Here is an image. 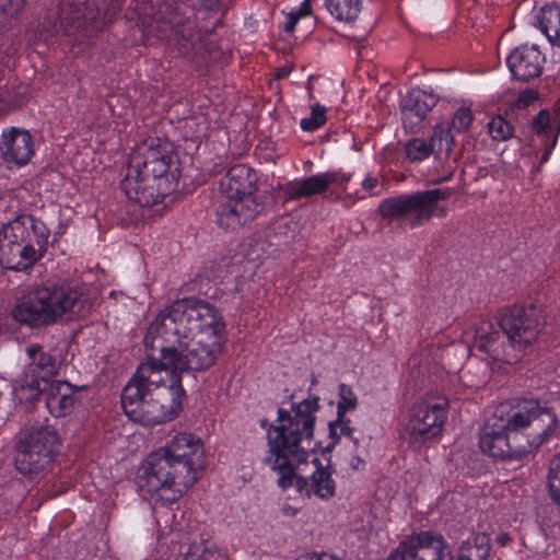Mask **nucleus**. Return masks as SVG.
I'll use <instances>...</instances> for the list:
<instances>
[{
    "label": "nucleus",
    "instance_id": "nucleus-15",
    "mask_svg": "<svg viewBox=\"0 0 560 560\" xmlns=\"http://www.w3.org/2000/svg\"><path fill=\"white\" fill-rule=\"evenodd\" d=\"M499 327L506 336L508 346L518 351L536 340L541 327V311L534 304L513 305L499 317Z\"/></svg>",
    "mask_w": 560,
    "mask_h": 560
},
{
    "label": "nucleus",
    "instance_id": "nucleus-17",
    "mask_svg": "<svg viewBox=\"0 0 560 560\" xmlns=\"http://www.w3.org/2000/svg\"><path fill=\"white\" fill-rule=\"evenodd\" d=\"M447 407L446 398H440L436 402H418L406 427L410 440L422 443L439 435L446 420Z\"/></svg>",
    "mask_w": 560,
    "mask_h": 560
},
{
    "label": "nucleus",
    "instance_id": "nucleus-31",
    "mask_svg": "<svg viewBox=\"0 0 560 560\" xmlns=\"http://www.w3.org/2000/svg\"><path fill=\"white\" fill-rule=\"evenodd\" d=\"M180 557V560H229L223 551L209 541L189 545Z\"/></svg>",
    "mask_w": 560,
    "mask_h": 560
},
{
    "label": "nucleus",
    "instance_id": "nucleus-6",
    "mask_svg": "<svg viewBox=\"0 0 560 560\" xmlns=\"http://www.w3.org/2000/svg\"><path fill=\"white\" fill-rule=\"evenodd\" d=\"M258 176L255 170L245 165L231 166L220 179V190L224 196L217 208V223L224 230L235 231L256 219L265 203L257 191Z\"/></svg>",
    "mask_w": 560,
    "mask_h": 560
},
{
    "label": "nucleus",
    "instance_id": "nucleus-25",
    "mask_svg": "<svg viewBox=\"0 0 560 560\" xmlns=\"http://www.w3.org/2000/svg\"><path fill=\"white\" fill-rule=\"evenodd\" d=\"M45 397V404L51 416L65 417L72 411L74 406V390L68 382H46L45 386L37 389Z\"/></svg>",
    "mask_w": 560,
    "mask_h": 560
},
{
    "label": "nucleus",
    "instance_id": "nucleus-34",
    "mask_svg": "<svg viewBox=\"0 0 560 560\" xmlns=\"http://www.w3.org/2000/svg\"><path fill=\"white\" fill-rule=\"evenodd\" d=\"M338 396L337 415H339V419H343L348 411H352L357 408L358 397L352 388L343 383L339 385Z\"/></svg>",
    "mask_w": 560,
    "mask_h": 560
},
{
    "label": "nucleus",
    "instance_id": "nucleus-13",
    "mask_svg": "<svg viewBox=\"0 0 560 560\" xmlns=\"http://www.w3.org/2000/svg\"><path fill=\"white\" fill-rule=\"evenodd\" d=\"M523 419L521 413H506V405L498 407L493 415L488 418L482 429L479 439V446L482 453L504 460H522L527 452L526 446L515 443L513 448H511L508 427L517 425L516 423H521Z\"/></svg>",
    "mask_w": 560,
    "mask_h": 560
},
{
    "label": "nucleus",
    "instance_id": "nucleus-26",
    "mask_svg": "<svg viewBox=\"0 0 560 560\" xmlns=\"http://www.w3.org/2000/svg\"><path fill=\"white\" fill-rule=\"evenodd\" d=\"M439 97L420 89L409 91L401 101V113L404 119L416 117L423 120L429 112L438 104Z\"/></svg>",
    "mask_w": 560,
    "mask_h": 560
},
{
    "label": "nucleus",
    "instance_id": "nucleus-22",
    "mask_svg": "<svg viewBox=\"0 0 560 560\" xmlns=\"http://www.w3.org/2000/svg\"><path fill=\"white\" fill-rule=\"evenodd\" d=\"M159 353V357H155L153 353L147 354L145 361L138 366L137 372L127 385L138 387L142 394L166 387L163 384L164 380L162 377V372L171 371L173 373H178V371H175L170 365L163 364V353Z\"/></svg>",
    "mask_w": 560,
    "mask_h": 560
},
{
    "label": "nucleus",
    "instance_id": "nucleus-41",
    "mask_svg": "<svg viewBox=\"0 0 560 560\" xmlns=\"http://www.w3.org/2000/svg\"><path fill=\"white\" fill-rule=\"evenodd\" d=\"M25 4V0H0V10L5 14H15L20 12Z\"/></svg>",
    "mask_w": 560,
    "mask_h": 560
},
{
    "label": "nucleus",
    "instance_id": "nucleus-32",
    "mask_svg": "<svg viewBox=\"0 0 560 560\" xmlns=\"http://www.w3.org/2000/svg\"><path fill=\"white\" fill-rule=\"evenodd\" d=\"M454 138L451 135L448 127L444 125H438L434 128L433 135L428 143L430 154H442L448 155L453 149Z\"/></svg>",
    "mask_w": 560,
    "mask_h": 560
},
{
    "label": "nucleus",
    "instance_id": "nucleus-3",
    "mask_svg": "<svg viewBox=\"0 0 560 560\" xmlns=\"http://www.w3.org/2000/svg\"><path fill=\"white\" fill-rule=\"evenodd\" d=\"M174 162L170 144L160 138H147L128 159L127 174L120 187L128 199L141 207H152L163 201L176 189L170 167Z\"/></svg>",
    "mask_w": 560,
    "mask_h": 560
},
{
    "label": "nucleus",
    "instance_id": "nucleus-36",
    "mask_svg": "<svg viewBox=\"0 0 560 560\" xmlns=\"http://www.w3.org/2000/svg\"><path fill=\"white\" fill-rule=\"evenodd\" d=\"M548 487L550 497L560 504V453L550 462Z\"/></svg>",
    "mask_w": 560,
    "mask_h": 560
},
{
    "label": "nucleus",
    "instance_id": "nucleus-24",
    "mask_svg": "<svg viewBox=\"0 0 560 560\" xmlns=\"http://www.w3.org/2000/svg\"><path fill=\"white\" fill-rule=\"evenodd\" d=\"M505 339L506 336L498 324L482 319L476 327L474 347L495 361H508Z\"/></svg>",
    "mask_w": 560,
    "mask_h": 560
},
{
    "label": "nucleus",
    "instance_id": "nucleus-23",
    "mask_svg": "<svg viewBox=\"0 0 560 560\" xmlns=\"http://www.w3.org/2000/svg\"><path fill=\"white\" fill-rule=\"evenodd\" d=\"M26 354L31 359L26 375L32 378L30 387L40 389L46 382L58 374L60 364L49 353L43 351V347L35 343L26 348Z\"/></svg>",
    "mask_w": 560,
    "mask_h": 560
},
{
    "label": "nucleus",
    "instance_id": "nucleus-4",
    "mask_svg": "<svg viewBox=\"0 0 560 560\" xmlns=\"http://www.w3.org/2000/svg\"><path fill=\"white\" fill-rule=\"evenodd\" d=\"M91 305L77 289L65 284H44L23 295L12 310L13 318L30 328H42L63 318L85 317Z\"/></svg>",
    "mask_w": 560,
    "mask_h": 560
},
{
    "label": "nucleus",
    "instance_id": "nucleus-11",
    "mask_svg": "<svg viewBox=\"0 0 560 560\" xmlns=\"http://www.w3.org/2000/svg\"><path fill=\"white\" fill-rule=\"evenodd\" d=\"M60 444L57 429L47 421L32 425L21 433L15 443V469L28 478L49 469L59 453Z\"/></svg>",
    "mask_w": 560,
    "mask_h": 560
},
{
    "label": "nucleus",
    "instance_id": "nucleus-46",
    "mask_svg": "<svg viewBox=\"0 0 560 560\" xmlns=\"http://www.w3.org/2000/svg\"><path fill=\"white\" fill-rule=\"evenodd\" d=\"M317 383H318V380H317L316 375L313 374L312 378H311V385L315 386V385H317Z\"/></svg>",
    "mask_w": 560,
    "mask_h": 560
},
{
    "label": "nucleus",
    "instance_id": "nucleus-30",
    "mask_svg": "<svg viewBox=\"0 0 560 560\" xmlns=\"http://www.w3.org/2000/svg\"><path fill=\"white\" fill-rule=\"evenodd\" d=\"M328 13L339 22L351 23L361 12V0H324Z\"/></svg>",
    "mask_w": 560,
    "mask_h": 560
},
{
    "label": "nucleus",
    "instance_id": "nucleus-39",
    "mask_svg": "<svg viewBox=\"0 0 560 560\" xmlns=\"http://www.w3.org/2000/svg\"><path fill=\"white\" fill-rule=\"evenodd\" d=\"M472 114L469 108L459 107L453 115L450 130L453 129L457 132L466 131L472 122Z\"/></svg>",
    "mask_w": 560,
    "mask_h": 560
},
{
    "label": "nucleus",
    "instance_id": "nucleus-18",
    "mask_svg": "<svg viewBox=\"0 0 560 560\" xmlns=\"http://www.w3.org/2000/svg\"><path fill=\"white\" fill-rule=\"evenodd\" d=\"M88 10V0H62L56 11L44 18L42 31L48 35L62 33L70 36L91 19L86 14Z\"/></svg>",
    "mask_w": 560,
    "mask_h": 560
},
{
    "label": "nucleus",
    "instance_id": "nucleus-21",
    "mask_svg": "<svg viewBox=\"0 0 560 560\" xmlns=\"http://www.w3.org/2000/svg\"><path fill=\"white\" fill-rule=\"evenodd\" d=\"M0 152L5 163L15 166L27 164L34 154V143L26 130L12 128L2 133Z\"/></svg>",
    "mask_w": 560,
    "mask_h": 560
},
{
    "label": "nucleus",
    "instance_id": "nucleus-45",
    "mask_svg": "<svg viewBox=\"0 0 560 560\" xmlns=\"http://www.w3.org/2000/svg\"><path fill=\"white\" fill-rule=\"evenodd\" d=\"M453 176V170H451L447 174H445L444 176L442 177H439L436 179L433 180L434 184H441V183H445V182H448Z\"/></svg>",
    "mask_w": 560,
    "mask_h": 560
},
{
    "label": "nucleus",
    "instance_id": "nucleus-10",
    "mask_svg": "<svg viewBox=\"0 0 560 560\" xmlns=\"http://www.w3.org/2000/svg\"><path fill=\"white\" fill-rule=\"evenodd\" d=\"M450 189L433 188L404 194L384 199L378 206V213L388 221H399L415 229L428 223L432 217L445 218L447 209L439 201L448 199Z\"/></svg>",
    "mask_w": 560,
    "mask_h": 560
},
{
    "label": "nucleus",
    "instance_id": "nucleus-29",
    "mask_svg": "<svg viewBox=\"0 0 560 560\" xmlns=\"http://www.w3.org/2000/svg\"><path fill=\"white\" fill-rule=\"evenodd\" d=\"M540 31L552 45L560 46V7L545 5L538 15Z\"/></svg>",
    "mask_w": 560,
    "mask_h": 560
},
{
    "label": "nucleus",
    "instance_id": "nucleus-8",
    "mask_svg": "<svg viewBox=\"0 0 560 560\" xmlns=\"http://www.w3.org/2000/svg\"><path fill=\"white\" fill-rule=\"evenodd\" d=\"M149 334H168L176 336H196L215 334L224 337L225 323L220 312L209 302L185 298L174 301L154 318Z\"/></svg>",
    "mask_w": 560,
    "mask_h": 560
},
{
    "label": "nucleus",
    "instance_id": "nucleus-16",
    "mask_svg": "<svg viewBox=\"0 0 560 560\" xmlns=\"http://www.w3.org/2000/svg\"><path fill=\"white\" fill-rule=\"evenodd\" d=\"M386 560H454V555L442 534L422 530L401 541Z\"/></svg>",
    "mask_w": 560,
    "mask_h": 560
},
{
    "label": "nucleus",
    "instance_id": "nucleus-33",
    "mask_svg": "<svg viewBox=\"0 0 560 560\" xmlns=\"http://www.w3.org/2000/svg\"><path fill=\"white\" fill-rule=\"evenodd\" d=\"M183 5L192 10L195 21L205 20L212 14L218 15L223 10L221 0H183Z\"/></svg>",
    "mask_w": 560,
    "mask_h": 560
},
{
    "label": "nucleus",
    "instance_id": "nucleus-7",
    "mask_svg": "<svg viewBox=\"0 0 560 560\" xmlns=\"http://www.w3.org/2000/svg\"><path fill=\"white\" fill-rule=\"evenodd\" d=\"M49 230L32 215H19L0 230V264L12 270H26L47 249Z\"/></svg>",
    "mask_w": 560,
    "mask_h": 560
},
{
    "label": "nucleus",
    "instance_id": "nucleus-38",
    "mask_svg": "<svg viewBox=\"0 0 560 560\" xmlns=\"http://www.w3.org/2000/svg\"><path fill=\"white\" fill-rule=\"evenodd\" d=\"M326 122V108L319 104L312 106V114L310 117L301 120V128L304 131H314L320 128Z\"/></svg>",
    "mask_w": 560,
    "mask_h": 560
},
{
    "label": "nucleus",
    "instance_id": "nucleus-20",
    "mask_svg": "<svg viewBox=\"0 0 560 560\" xmlns=\"http://www.w3.org/2000/svg\"><path fill=\"white\" fill-rule=\"evenodd\" d=\"M506 61L513 78L527 82L540 75L545 57L537 46L523 45L512 50Z\"/></svg>",
    "mask_w": 560,
    "mask_h": 560
},
{
    "label": "nucleus",
    "instance_id": "nucleus-9",
    "mask_svg": "<svg viewBox=\"0 0 560 560\" xmlns=\"http://www.w3.org/2000/svg\"><path fill=\"white\" fill-rule=\"evenodd\" d=\"M185 390L180 380L170 387L142 394L138 387L126 385L121 393V408L133 422L152 427L173 420L183 407Z\"/></svg>",
    "mask_w": 560,
    "mask_h": 560
},
{
    "label": "nucleus",
    "instance_id": "nucleus-37",
    "mask_svg": "<svg viewBox=\"0 0 560 560\" xmlns=\"http://www.w3.org/2000/svg\"><path fill=\"white\" fill-rule=\"evenodd\" d=\"M406 155L411 162H420L430 155L429 147L425 140L413 138L407 141Z\"/></svg>",
    "mask_w": 560,
    "mask_h": 560
},
{
    "label": "nucleus",
    "instance_id": "nucleus-19",
    "mask_svg": "<svg viewBox=\"0 0 560 560\" xmlns=\"http://www.w3.org/2000/svg\"><path fill=\"white\" fill-rule=\"evenodd\" d=\"M349 179V175H345L340 172H325L310 177L291 180L282 187L284 202L322 195L334 185L339 186L347 191L346 184Z\"/></svg>",
    "mask_w": 560,
    "mask_h": 560
},
{
    "label": "nucleus",
    "instance_id": "nucleus-2",
    "mask_svg": "<svg viewBox=\"0 0 560 560\" xmlns=\"http://www.w3.org/2000/svg\"><path fill=\"white\" fill-rule=\"evenodd\" d=\"M205 467L201 441L190 433H180L147 456L138 469L137 485L172 504L197 482Z\"/></svg>",
    "mask_w": 560,
    "mask_h": 560
},
{
    "label": "nucleus",
    "instance_id": "nucleus-42",
    "mask_svg": "<svg viewBox=\"0 0 560 560\" xmlns=\"http://www.w3.org/2000/svg\"><path fill=\"white\" fill-rule=\"evenodd\" d=\"M336 422H337V425L340 428V433L345 436H348L350 438L353 443L355 445H358V439H354L352 435H353V432H354V429L350 425V419L347 418V416L345 415V418L343 419H339V415H337V419H336Z\"/></svg>",
    "mask_w": 560,
    "mask_h": 560
},
{
    "label": "nucleus",
    "instance_id": "nucleus-14",
    "mask_svg": "<svg viewBox=\"0 0 560 560\" xmlns=\"http://www.w3.org/2000/svg\"><path fill=\"white\" fill-rule=\"evenodd\" d=\"M175 13L173 43L178 54L197 65H206L220 59L221 52L209 42L208 30L200 28L190 16L182 20Z\"/></svg>",
    "mask_w": 560,
    "mask_h": 560
},
{
    "label": "nucleus",
    "instance_id": "nucleus-44",
    "mask_svg": "<svg viewBox=\"0 0 560 560\" xmlns=\"http://www.w3.org/2000/svg\"><path fill=\"white\" fill-rule=\"evenodd\" d=\"M378 186V179L376 177H366L363 182H362V188L366 191V192H373L374 189Z\"/></svg>",
    "mask_w": 560,
    "mask_h": 560
},
{
    "label": "nucleus",
    "instance_id": "nucleus-12",
    "mask_svg": "<svg viewBox=\"0 0 560 560\" xmlns=\"http://www.w3.org/2000/svg\"><path fill=\"white\" fill-rule=\"evenodd\" d=\"M506 413H521L524 418L517 425L508 427L511 448L515 443L529 446L526 447L528 452L523 459L535 453L557 432L558 419L553 408L537 399H525L514 407L506 405Z\"/></svg>",
    "mask_w": 560,
    "mask_h": 560
},
{
    "label": "nucleus",
    "instance_id": "nucleus-1",
    "mask_svg": "<svg viewBox=\"0 0 560 560\" xmlns=\"http://www.w3.org/2000/svg\"><path fill=\"white\" fill-rule=\"evenodd\" d=\"M319 398L314 396L292 405V410H278V424L267 431L269 455L264 463L279 475L278 486L288 489L295 486L300 493L308 498L316 495L328 500L336 493V481L331 467L323 466L318 458L312 463L316 469L311 478L295 474L300 464L308 457L307 448L314 436L315 412L319 409Z\"/></svg>",
    "mask_w": 560,
    "mask_h": 560
},
{
    "label": "nucleus",
    "instance_id": "nucleus-43",
    "mask_svg": "<svg viewBox=\"0 0 560 560\" xmlns=\"http://www.w3.org/2000/svg\"><path fill=\"white\" fill-rule=\"evenodd\" d=\"M328 428H329V438L331 440V442L324 447V452H330L335 445L339 442V435L337 434V422L336 420L335 421H330L329 424H328Z\"/></svg>",
    "mask_w": 560,
    "mask_h": 560
},
{
    "label": "nucleus",
    "instance_id": "nucleus-35",
    "mask_svg": "<svg viewBox=\"0 0 560 560\" xmlns=\"http://www.w3.org/2000/svg\"><path fill=\"white\" fill-rule=\"evenodd\" d=\"M488 131L495 141H505L512 137L513 127L501 116L493 117L488 122Z\"/></svg>",
    "mask_w": 560,
    "mask_h": 560
},
{
    "label": "nucleus",
    "instance_id": "nucleus-28",
    "mask_svg": "<svg viewBox=\"0 0 560 560\" xmlns=\"http://www.w3.org/2000/svg\"><path fill=\"white\" fill-rule=\"evenodd\" d=\"M490 538L486 534H474L460 544L454 560H488Z\"/></svg>",
    "mask_w": 560,
    "mask_h": 560
},
{
    "label": "nucleus",
    "instance_id": "nucleus-40",
    "mask_svg": "<svg viewBox=\"0 0 560 560\" xmlns=\"http://www.w3.org/2000/svg\"><path fill=\"white\" fill-rule=\"evenodd\" d=\"M312 12V3L311 0H304L300 8L290 12L287 16V22L284 23L283 31L285 33H291L298 21L303 18L310 15Z\"/></svg>",
    "mask_w": 560,
    "mask_h": 560
},
{
    "label": "nucleus",
    "instance_id": "nucleus-27",
    "mask_svg": "<svg viewBox=\"0 0 560 560\" xmlns=\"http://www.w3.org/2000/svg\"><path fill=\"white\" fill-rule=\"evenodd\" d=\"M532 129L536 133L537 139L545 145L541 162H546L557 143L560 126L552 125L550 114L548 110L542 109L533 118Z\"/></svg>",
    "mask_w": 560,
    "mask_h": 560
},
{
    "label": "nucleus",
    "instance_id": "nucleus-5",
    "mask_svg": "<svg viewBox=\"0 0 560 560\" xmlns=\"http://www.w3.org/2000/svg\"><path fill=\"white\" fill-rule=\"evenodd\" d=\"M163 353V364L172 366L179 374L183 372H205L210 370L223 353L224 337L215 334H197L196 336H176L168 334H149L145 345Z\"/></svg>",
    "mask_w": 560,
    "mask_h": 560
}]
</instances>
